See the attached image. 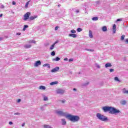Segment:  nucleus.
<instances>
[{
	"label": "nucleus",
	"mask_w": 128,
	"mask_h": 128,
	"mask_svg": "<svg viewBox=\"0 0 128 128\" xmlns=\"http://www.w3.org/2000/svg\"><path fill=\"white\" fill-rule=\"evenodd\" d=\"M56 114L59 116L66 117V118H68V120L72 122H77L80 120L79 116L72 115L71 114H66V113L61 110H57Z\"/></svg>",
	"instance_id": "nucleus-1"
},
{
	"label": "nucleus",
	"mask_w": 128,
	"mask_h": 128,
	"mask_svg": "<svg viewBox=\"0 0 128 128\" xmlns=\"http://www.w3.org/2000/svg\"><path fill=\"white\" fill-rule=\"evenodd\" d=\"M102 108L104 112H109V114H118L120 113V111L119 110L116 108L114 107L104 106Z\"/></svg>",
	"instance_id": "nucleus-2"
},
{
	"label": "nucleus",
	"mask_w": 128,
	"mask_h": 128,
	"mask_svg": "<svg viewBox=\"0 0 128 128\" xmlns=\"http://www.w3.org/2000/svg\"><path fill=\"white\" fill-rule=\"evenodd\" d=\"M96 116L99 120H101L102 122H106V120H108V117L100 113H98L96 114Z\"/></svg>",
	"instance_id": "nucleus-3"
},
{
	"label": "nucleus",
	"mask_w": 128,
	"mask_h": 128,
	"mask_svg": "<svg viewBox=\"0 0 128 128\" xmlns=\"http://www.w3.org/2000/svg\"><path fill=\"white\" fill-rule=\"evenodd\" d=\"M30 12H26V14L24 15V20H28L30 18Z\"/></svg>",
	"instance_id": "nucleus-4"
},
{
	"label": "nucleus",
	"mask_w": 128,
	"mask_h": 128,
	"mask_svg": "<svg viewBox=\"0 0 128 128\" xmlns=\"http://www.w3.org/2000/svg\"><path fill=\"white\" fill-rule=\"evenodd\" d=\"M41 64H42V62H40V60H38L34 63V66L35 68H38V66H40Z\"/></svg>",
	"instance_id": "nucleus-5"
},
{
	"label": "nucleus",
	"mask_w": 128,
	"mask_h": 128,
	"mask_svg": "<svg viewBox=\"0 0 128 128\" xmlns=\"http://www.w3.org/2000/svg\"><path fill=\"white\" fill-rule=\"evenodd\" d=\"M56 92L58 94H62L64 92V90L62 89H58L56 90Z\"/></svg>",
	"instance_id": "nucleus-6"
},
{
	"label": "nucleus",
	"mask_w": 128,
	"mask_h": 128,
	"mask_svg": "<svg viewBox=\"0 0 128 128\" xmlns=\"http://www.w3.org/2000/svg\"><path fill=\"white\" fill-rule=\"evenodd\" d=\"M60 70V68L59 67H56L54 68H53L51 72H58Z\"/></svg>",
	"instance_id": "nucleus-7"
},
{
	"label": "nucleus",
	"mask_w": 128,
	"mask_h": 128,
	"mask_svg": "<svg viewBox=\"0 0 128 128\" xmlns=\"http://www.w3.org/2000/svg\"><path fill=\"white\" fill-rule=\"evenodd\" d=\"M122 94H128V90H126V88H122Z\"/></svg>",
	"instance_id": "nucleus-8"
},
{
	"label": "nucleus",
	"mask_w": 128,
	"mask_h": 128,
	"mask_svg": "<svg viewBox=\"0 0 128 128\" xmlns=\"http://www.w3.org/2000/svg\"><path fill=\"white\" fill-rule=\"evenodd\" d=\"M61 122H62V126H66V120L65 118H62Z\"/></svg>",
	"instance_id": "nucleus-9"
},
{
	"label": "nucleus",
	"mask_w": 128,
	"mask_h": 128,
	"mask_svg": "<svg viewBox=\"0 0 128 128\" xmlns=\"http://www.w3.org/2000/svg\"><path fill=\"white\" fill-rule=\"evenodd\" d=\"M113 34H116V24L113 25L112 27Z\"/></svg>",
	"instance_id": "nucleus-10"
},
{
	"label": "nucleus",
	"mask_w": 128,
	"mask_h": 128,
	"mask_svg": "<svg viewBox=\"0 0 128 128\" xmlns=\"http://www.w3.org/2000/svg\"><path fill=\"white\" fill-rule=\"evenodd\" d=\"M120 104H122V106H125V104H126V100H122L120 102Z\"/></svg>",
	"instance_id": "nucleus-11"
},
{
	"label": "nucleus",
	"mask_w": 128,
	"mask_h": 128,
	"mask_svg": "<svg viewBox=\"0 0 128 128\" xmlns=\"http://www.w3.org/2000/svg\"><path fill=\"white\" fill-rule=\"evenodd\" d=\"M88 36L90 38H94V36L92 35V32L90 30H89Z\"/></svg>",
	"instance_id": "nucleus-12"
},
{
	"label": "nucleus",
	"mask_w": 128,
	"mask_h": 128,
	"mask_svg": "<svg viewBox=\"0 0 128 128\" xmlns=\"http://www.w3.org/2000/svg\"><path fill=\"white\" fill-rule=\"evenodd\" d=\"M25 48H32V45L30 44H26L24 46Z\"/></svg>",
	"instance_id": "nucleus-13"
},
{
	"label": "nucleus",
	"mask_w": 128,
	"mask_h": 128,
	"mask_svg": "<svg viewBox=\"0 0 128 128\" xmlns=\"http://www.w3.org/2000/svg\"><path fill=\"white\" fill-rule=\"evenodd\" d=\"M112 66V64L108 62L105 64V68H111Z\"/></svg>",
	"instance_id": "nucleus-14"
},
{
	"label": "nucleus",
	"mask_w": 128,
	"mask_h": 128,
	"mask_svg": "<svg viewBox=\"0 0 128 128\" xmlns=\"http://www.w3.org/2000/svg\"><path fill=\"white\" fill-rule=\"evenodd\" d=\"M68 36H71L72 38H76L78 36L76 34H69Z\"/></svg>",
	"instance_id": "nucleus-15"
},
{
	"label": "nucleus",
	"mask_w": 128,
	"mask_h": 128,
	"mask_svg": "<svg viewBox=\"0 0 128 128\" xmlns=\"http://www.w3.org/2000/svg\"><path fill=\"white\" fill-rule=\"evenodd\" d=\"M60 60V58H58V57H56V58H53V59L52 60L53 62H58V61Z\"/></svg>",
	"instance_id": "nucleus-16"
},
{
	"label": "nucleus",
	"mask_w": 128,
	"mask_h": 128,
	"mask_svg": "<svg viewBox=\"0 0 128 128\" xmlns=\"http://www.w3.org/2000/svg\"><path fill=\"white\" fill-rule=\"evenodd\" d=\"M58 84V81L53 82L50 83V86H54L55 84Z\"/></svg>",
	"instance_id": "nucleus-17"
},
{
	"label": "nucleus",
	"mask_w": 128,
	"mask_h": 128,
	"mask_svg": "<svg viewBox=\"0 0 128 128\" xmlns=\"http://www.w3.org/2000/svg\"><path fill=\"white\" fill-rule=\"evenodd\" d=\"M102 32H106L108 30V28H106V26H104L102 28Z\"/></svg>",
	"instance_id": "nucleus-18"
},
{
	"label": "nucleus",
	"mask_w": 128,
	"mask_h": 128,
	"mask_svg": "<svg viewBox=\"0 0 128 128\" xmlns=\"http://www.w3.org/2000/svg\"><path fill=\"white\" fill-rule=\"evenodd\" d=\"M38 18V16H32L30 18V20H34V18Z\"/></svg>",
	"instance_id": "nucleus-19"
},
{
	"label": "nucleus",
	"mask_w": 128,
	"mask_h": 128,
	"mask_svg": "<svg viewBox=\"0 0 128 128\" xmlns=\"http://www.w3.org/2000/svg\"><path fill=\"white\" fill-rule=\"evenodd\" d=\"M39 90H46V86H39Z\"/></svg>",
	"instance_id": "nucleus-20"
},
{
	"label": "nucleus",
	"mask_w": 128,
	"mask_h": 128,
	"mask_svg": "<svg viewBox=\"0 0 128 128\" xmlns=\"http://www.w3.org/2000/svg\"><path fill=\"white\" fill-rule=\"evenodd\" d=\"M29 44H36V42L34 40H30L28 41Z\"/></svg>",
	"instance_id": "nucleus-21"
},
{
	"label": "nucleus",
	"mask_w": 128,
	"mask_h": 128,
	"mask_svg": "<svg viewBox=\"0 0 128 128\" xmlns=\"http://www.w3.org/2000/svg\"><path fill=\"white\" fill-rule=\"evenodd\" d=\"M114 80L116 82H120V80L118 78V77L116 76L114 78Z\"/></svg>",
	"instance_id": "nucleus-22"
},
{
	"label": "nucleus",
	"mask_w": 128,
	"mask_h": 128,
	"mask_svg": "<svg viewBox=\"0 0 128 128\" xmlns=\"http://www.w3.org/2000/svg\"><path fill=\"white\" fill-rule=\"evenodd\" d=\"M44 128H52V127L50 125L45 124L44 126Z\"/></svg>",
	"instance_id": "nucleus-23"
},
{
	"label": "nucleus",
	"mask_w": 128,
	"mask_h": 128,
	"mask_svg": "<svg viewBox=\"0 0 128 128\" xmlns=\"http://www.w3.org/2000/svg\"><path fill=\"white\" fill-rule=\"evenodd\" d=\"M92 20H94V21L98 20V16L94 17L93 18H92Z\"/></svg>",
	"instance_id": "nucleus-24"
},
{
	"label": "nucleus",
	"mask_w": 128,
	"mask_h": 128,
	"mask_svg": "<svg viewBox=\"0 0 128 128\" xmlns=\"http://www.w3.org/2000/svg\"><path fill=\"white\" fill-rule=\"evenodd\" d=\"M95 66L97 68H100V66L98 63L95 64Z\"/></svg>",
	"instance_id": "nucleus-25"
},
{
	"label": "nucleus",
	"mask_w": 128,
	"mask_h": 128,
	"mask_svg": "<svg viewBox=\"0 0 128 128\" xmlns=\"http://www.w3.org/2000/svg\"><path fill=\"white\" fill-rule=\"evenodd\" d=\"M43 66H47L48 68H50V65L48 64H43Z\"/></svg>",
	"instance_id": "nucleus-26"
},
{
	"label": "nucleus",
	"mask_w": 128,
	"mask_h": 128,
	"mask_svg": "<svg viewBox=\"0 0 128 128\" xmlns=\"http://www.w3.org/2000/svg\"><path fill=\"white\" fill-rule=\"evenodd\" d=\"M28 28V26L24 25V28H23V31L24 32V30H26V29Z\"/></svg>",
	"instance_id": "nucleus-27"
},
{
	"label": "nucleus",
	"mask_w": 128,
	"mask_h": 128,
	"mask_svg": "<svg viewBox=\"0 0 128 128\" xmlns=\"http://www.w3.org/2000/svg\"><path fill=\"white\" fill-rule=\"evenodd\" d=\"M86 50H88V52H94V50H92V49H88L86 48Z\"/></svg>",
	"instance_id": "nucleus-28"
},
{
	"label": "nucleus",
	"mask_w": 128,
	"mask_h": 128,
	"mask_svg": "<svg viewBox=\"0 0 128 128\" xmlns=\"http://www.w3.org/2000/svg\"><path fill=\"white\" fill-rule=\"evenodd\" d=\"M30 1H28L26 3V5H25V8H28V4H30Z\"/></svg>",
	"instance_id": "nucleus-29"
},
{
	"label": "nucleus",
	"mask_w": 128,
	"mask_h": 128,
	"mask_svg": "<svg viewBox=\"0 0 128 128\" xmlns=\"http://www.w3.org/2000/svg\"><path fill=\"white\" fill-rule=\"evenodd\" d=\"M48 96H44V100L45 102H46V100H48Z\"/></svg>",
	"instance_id": "nucleus-30"
},
{
	"label": "nucleus",
	"mask_w": 128,
	"mask_h": 128,
	"mask_svg": "<svg viewBox=\"0 0 128 128\" xmlns=\"http://www.w3.org/2000/svg\"><path fill=\"white\" fill-rule=\"evenodd\" d=\"M82 31V29L81 28H77V32H80Z\"/></svg>",
	"instance_id": "nucleus-31"
},
{
	"label": "nucleus",
	"mask_w": 128,
	"mask_h": 128,
	"mask_svg": "<svg viewBox=\"0 0 128 128\" xmlns=\"http://www.w3.org/2000/svg\"><path fill=\"white\" fill-rule=\"evenodd\" d=\"M70 32H71V34H76V30H72L70 31Z\"/></svg>",
	"instance_id": "nucleus-32"
},
{
	"label": "nucleus",
	"mask_w": 128,
	"mask_h": 128,
	"mask_svg": "<svg viewBox=\"0 0 128 128\" xmlns=\"http://www.w3.org/2000/svg\"><path fill=\"white\" fill-rule=\"evenodd\" d=\"M54 44H53L50 47V50H54Z\"/></svg>",
	"instance_id": "nucleus-33"
},
{
	"label": "nucleus",
	"mask_w": 128,
	"mask_h": 128,
	"mask_svg": "<svg viewBox=\"0 0 128 128\" xmlns=\"http://www.w3.org/2000/svg\"><path fill=\"white\" fill-rule=\"evenodd\" d=\"M120 40H124V35H122L121 36Z\"/></svg>",
	"instance_id": "nucleus-34"
},
{
	"label": "nucleus",
	"mask_w": 128,
	"mask_h": 128,
	"mask_svg": "<svg viewBox=\"0 0 128 128\" xmlns=\"http://www.w3.org/2000/svg\"><path fill=\"white\" fill-rule=\"evenodd\" d=\"M51 55H52V56H56V52H54V51H53L51 52Z\"/></svg>",
	"instance_id": "nucleus-35"
},
{
	"label": "nucleus",
	"mask_w": 128,
	"mask_h": 128,
	"mask_svg": "<svg viewBox=\"0 0 128 128\" xmlns=\"http://www.w3.org/2000/svg\"><path fill=\"white\" fill-rule=\"evenodd\" d=\"M116 22H122V18H119V19H118L116 20Z\"/></svg>",
	"instance_id": "nucleus-36"
},
{
	"label": "nucleus",
	"mask_w": 128,
	"mask_h": 128,
	"mask_svg": "<svg viewBox=\"0 0 128 128\" xmlns=\"http://www.w3.org/2000/svg\"><path fill=\"white\" fill-rule=\"evenodd\" d=\"M110 72H114V70L112 68L110 69Z\"/></svg>",
	"instance_id": "nucleus-37"
},
{
	"label": "nucleus",
	"mask_w": 128,
	"mask_h": 128,
	"mask_svg": "<svg viewBox=\"0 0 128 128\" xmlns=\"http://www.w3.org/2000/svg\"><path fill=\"white\" fill-rule=\"evenodd\" d=\"M14 114L15 116H20V112H17V113Z\"/></svg>",
	"instance_id": "nucleus-38"
},
{
	"label": "nucleus",
	"mask_w": 128,
	"mask_h": 128,
	"mask_svg": "<svg viewBox=\"0 0 128 128\" xmlns=\"http://www.w3.org/2000/svg\"><path fill=\"white\" fill-rule=\"evenodd\" d=\"M58 28H60V27H58V26H56L55 27V30H58Z\"/></svg>",
	"instance_id": "nucleus-39"
},
{
	"label": "nucleus",
	"mask_w": 128,
	"mask_h": 128,
	"mask_svg": "<svg viewBox=\"0 0 128 128\" xmlns=\"http://www.w3.org/2000/svg\"><path fill=\"white\" fill-rule=\"evenodd\" d=\"M61 102H62V104H64V102H66V100H62Z\"/></svg>",
	"instance_id": "nucleus-40"
},
{
	"label": "nucleus",
	"mask_w": 128,
	"mask_h": 128,
	"mask_svg": "<svg viewBox=\"0 0 128 128\" xmlns=\"http://www.w3.org/2000/svg\"><path fill=\"white\" fill-rule=\"evenodd\" d=\"M88 84H90V82H88L84 83V86H88Z\"/></svg>",
	"instance_id": "nucleus-41"
},
{
	"label": "nucleus",
	"mask_w": 128,
	"mask_h": 128,
	"mask_svg": "<svg viewBox=\"0 0 128 128\" xmlns=\"http://www.w3.org/2000/svg\"><path fill=\"white\" fill-rule=\"evenodd\" d=\"M2 40H4V38L0 37V42H2Z\"/></svg>",
	"instance_id": "nucleus-42"
},
{
	"label": "nucleus",
	"mask_w": 128,
	"mask_h": 128,
	"mask_svg": "<svg viewBox=\"0 0 128 128\" xmlns=\"http://www.w3.org/2000/svg\"><path fill=\"white\" fill-rule=\"evenodd\" d=\"M125 42H126V44H128V38L125 40Z\"/></svg>",
	"instance_id": "nucleus-43"
},
{
	"label": "nucleus",
	"mask_w": 128,
	"mask_h": 128,
	"mask_svg": "<svg viewBox=\"0 0 128 128\" xmlns=\"http://www.w3.org/2000/svg\"><path fill=\"white\" fill-rule=\"evenodd\" d=\"M16 2L13 1V2H12V4H13L14 6V5H16Z\"/></svg>",
	"instance_id": "nucleus-44"
},
{
	"label": "nucleus",
	"mask_w": 128,
	"mask_h": 128,
	"mask_svg": "<svg viewBox=\"0 0 128 128\" xmlns=\"http://www.w3.org/2000/svg\"><path fill=\"white\" fill-rule=\"evenodd\" d=\"M22 34V33H17L16 35L17 36H20Z\"/></svg>",
	"instance_id": "nucleus-45"
},
{
	"label": "nucleus",
	"mask_w": 128,
	"mask_h": 128,
	"mask_svg": "<svg viewBox=\"0 0 128 128\" xmlns=\"http://www.w3.org/2000/svg\"><path fill=\"white\" fill-rule=\"evenodd\" d=\"M72 60H74L73 58H70L69 60V62H72Z\"/></svg>",
	"instance_id": "nucleus-46"
},
{
	"label": "nucleus",
	"mask_w": 128,
	"mask_h": 128,
	"mask_svg": "<svg viewBox=\"0 0 128 128\" xmlns=\"http://www.w3.org/2000/svg\"><path fill=\"white\" fill-rule=\"evenodd\" d=\"M9 124H10V125L12 124V122H9Z\"/></svg>",
	"instance_id": "nucleus-47"
},
{
	"label": "nucleus",
	"mask_w": 128,
	"mask_h": 128,
	"mask_svg": "<svg viewBox=\"0 0 128 128\" xmlns=\"http://www.w3.org/2000/svg\"><path fill=\"white\" fill-rule=\"evenodd\" d=\"M96 4H100V1H96Z\"/></svg>",
	"instance_id": "nucleus-48"
},
{
	"label": "nucleus",
	"mask_w": 128,
	"mask_h": 128,
	"mask_svg": "<svg viewBox=\"0 0 128 128\" xmlns=\"http://www.w3.org/2000/svg\"><path fill=\"white\" fill-rule=\"evenodd\" d=\"M76 13L78 14V13L80 12V10H76Z\"/></svg>",
	"instance_id": "nucleus-49"
},
{
	"label": "nucleus",
	"mask_w": 128,
	"mask_h": 128,
	"mask_svg": "<svg viewBox=\"0 0 128 128\" xmlns=\"http://www.w3.org/2000/svg\"><path fill=\"white\" fill-rule=\"evenodd\" d=\"M18 102H20V99H18Z\"/></svg>",
	"instance_id": "nucleus-50"
},
{
	"label": "nucleus",
	"mask_w": 128,
	"mask_h": 128,
	"mask_svg": "<svg viewBox=\"0 0 128 128\" xmlns=\"http://www.w3.org/2000/svg\"><path fill=\"white\" fill-rule=\"evenodd\" d=\"M25 126V124L24 123H23L22 125V126Z\"/></svg>",
	"instance_id": "nucleus-51"
},
{
	"label": "nucleus",
	"mask_w": 128,
	"mask_h": 128,
	"mask_svg": "<svg viewBox=\"0 0 128 128\" xmlns=\"http://www.w3.org/2000/svg\"><path fill=\"white\" fill-rule=\"evenodd\" d=\"M56 44H58V42H56L54 44V46H56Z\"/></svg>",
	"instance_id": "nucleus-52"
},
{
	"label": "nucleus",
	"mask_w": 128,
	"mask_h": 128,
	"mask_svg": "<svg viewBox=\"0 0 128 128\" xmlns=\"http://www.w3.org/2000/svg\"><path fill=\"white\" fill-rule=\"evenodd\" d=\"M64 60H68V58H64Z\"/></svg>",
	"instance_id": "nucleus-53"
},
{
	"label": "nucleus",
	"mask_w": 128,
	"mask_h": 128,
	"mask_svg": "<svg viewBox=\"0 0 128 128\" xmlns=\"http://www.w3.org/2000/svg\"><path fill=\"white\" fill-rule=\"evenodd\" d=\"M2 14H0V18H2Z\"/></svg>",
	"instance_id": "nucleus-54"
},
{
	"label": "nucleus",
	"mask_w": 128,
	"mask_h": 128,
	"mask_svg": "<svg viewBox=\"0 0 128 128\" xmlns=\"http://www.w3.org/2000/svg\"><path fill=\"white\" fill-rule=\"evenodd\" d=\"M73 90H76V89L75 88H74L73 89Z\"/></svg>",
	"instance_id": "nucleus-55"
},
{
	"label": "nucleus",
	"mask_w": 128,
	"mask_h": 128,
	"mask_svg": "<svg viewBox=\"0 0 128 128\" xmlns=\"http://www.w3.org/2000/svg\"><path fill=\"white\" fill-rule=\"evenodd\" d=\"M41 110H42V108H41Z\"/></svg>",
	"instance_id": "nucleus-56"
}]
</instances>
